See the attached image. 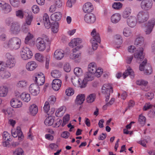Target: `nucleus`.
Wrapping results in <instances>:
<instances>
[{
	"label": "nucleus",
	"instance_id": "2",
	"mask_svg": "<svg viewBox=\"0 0 155 155\" xmlns=\"http://www.w3.org/2000/svg\"><path fill=\"white\" fill-rule=\"evenodd\" d=\"M92 38L90 40L92 44V48L94 50H96L98 46V43H100L101 41L99 34L96 32V29H94L91 33Z\"/></svg>",
	"mask_w": 155,
	"mask_h": 155
},
{
	"label": "nucleus",
	"instance_id": "40",
	"mask_svg": "<svg viewBox=\"0 0 155 155\" xmlns=\"http://www.w3.org/2000/svg\"><path fill=\"white\" fill-rule=\"evenodd\" d=\"M21 52L24 54H27L28 55H29L31 57L32 56V52L30 50L29 48L27 47H24L22 49Z\"/></svg>",
	"mask_w": 155,
	"mask_h": 155
},
{
	"label": "nucleus",
	"instance_id": "25",
	"mask_svg": "<svg viewBox=\"0 0 155 155\" xmlns=\"http://www.w3.org/2000/svg\"><path fill=\"white\" fill-rule=\"evenodd\" d=\"M132 12L131 8L129 7L126 8L124 10L122 14V17L124 18H127L130 15Z\"/></svg>",
	"mask_w": 155,
	"mask_h": 155
},
{
	"label": "nucleus",
	"instance_id": "27",
	"mask_svg": "<svg viewBox=\"0 0 155 155\" xmlns=\"http://www.w3.org/2000/svg\"><path fill=\"white\" fill-rule=\"evenodd\" d=\"M62 17L61 12H58L52 14L51 16V18L53 21H59Z\"/></svg>",
	"mask_w": 155,
	"mask_h": 155
},
{
	"label": "nucleus",
	"instance_id": "19",
	"mask_svg": "<svg viewBox=\"0 0 155 155\" xmlns=\"http://www.w3.org/2000/svg\"><path fill=\"white\" fill-rule=\"evenodd\" d=\"M10 104L13 108H18L21 107L22 104L21 102L18 99L13 98L10 101Z\"/></svg>",
	"mask_w": 155,
	"mask_h": 155
},
{
	"label": "nucleus",
	"instance_id": "53",
	"mask_svg": "<svg viewBox=\"0 0 155 155\" xmlns=\"http://www.w3.org/2000/svg\"><path fill=\"white\" fill-rule=\"evenodd\" d=\"M35 58L38 61L42 62L43 60L44 57L41 54L39 53H37L35 54Z\"/></svg>",
	"mask_w": 155,
	"mask_h": 155
},
{
	"label": "nucleus",
	"instance_id": "44",
	"mask_svg": "<svg viewBox=\"0 0 155 155\" xmlns=\"http://www.w3.org/2000/svg\"><path fill=\"white\" fill-rule=\"evenodd\" d=\"M24 151L21 148H18L13 151V155H21L24 154Z\"/></svg>",
	"mask_w": 155,
	"mask_h": 155
},
{
	"label": "nucleus",
	"instance_id": "61",
	"mask_svg": "<svg viewBox=\"0 0 155 155\" xmlns=\"http://www.w3.org/2000/svg\"><path fill=\"white\" fill-rule=\"evenodd\" d=\"M43 108L45 112L46 113L48 112V111L50 110V105L48 102H45Z\"/></svg>",
	"mask_w": 155,
	"mask_h": 155
},
{
	"label": "nucleus",
	"instance_id": "56",
	"mask_svg": "<svg viewBox=\"0 0 155 155\" xmlns=\"http://www.w3.org/2000/svg\"><path fill=\"white\" fill-rule=\"evenodd\" d=\"M63 108V107H61L57 110L55 113V115L57 117H60L62 115V114L63 113L62 111Z\"/></svg>",
	"mask_w": 155,
	"mask_h": 155
},
{
	"label": "nucleus",
	"instance_id": "33",
	"mask_svg": "<svg viewBox=\"0 0 155 155\" xmlns=\"http://www.w3.org/2000/svg\"><path fill=\"white\" fill-rule=\"evenodd\" d=\"M97 68L96 67V64L94 62H92L90 63L88 66V71L94 74L95 73Z\"/></svg>",
	"mask_w": 155,
	"mask_h": 155
},
{
	"label": "nucleus",
	"instance_id": "28",
	"mask_svg": "<svg viewBox=\"0 0 155 155\" xmlns=\"http://www.w3.org/2000/svg\"><path fill=\"white\" fill-rule=\"evenodd\" d=\"M121 15L119 13L113 14L111 17V22L114 23L118 22L120 19Z\"/></svg>",
	"mask_w": 155,
	"mask_h": 155
},
{
	"label": "nucleus",
	"instance_id": "62",
	"mask_svg": "<svg viewBox=\"0 0 155 155\" xmlns=\"http://www.w3.org/2000/svg\"><path fill=\"white\" fill-rule=\"evenodd\" d=\"M64 70L66 72H69L71 70V67L68 63L65 64L64 66Z\"/></svg>",
	"mask_w": 155,
	"mask_h": 155
},
{
	"label": "nucleus",
	"instance_id": "7",
	"mask_svg": "<svg viewBox=\"0 0 155 155\" xmlns=\"http://www.w3.org/2000/svg\"><path fill=\"white\" fill-rule=\"evenodd\" d=\"M5 56L7 59L6 62L7 67L10 68L14 67L16 62L14 56L9 53H6Z\"/></svg>",
	"mask_w": 155,
	"mask_h": 155
},
{
	"label": "nucleus",
	"instance_id": "10",
	"mask_svg": "<svg viewBox=\"0 0 155 155\" xmlns=\"http://www.w3.org/2000/svg\"><path fill=\"white\" fill-rule=\"evenodd\" d=\"M35 45L37 49L40 51H43L46 48L45 42L40 38L37 39Z\"/></svg>",
	"mask_w": 155,
	"mask_h": 155
},
{
	"label": "nucleus",
	"instance_id": "29",
	"mask_svg": "<svg viewBox=\"0 0 155 155\" xmlns=\"http://www.w3.org/2000/svg\"><path fill=\"white\" fill-rule=\"evenodd\" d=\"M20 96L21 99L24 101L28 102L31 100L30 94L26 92L23 93Z\"/></svg>",
	"mask_w": 155,
	"mask_h": 155
},
{
	"label": "nucleus",
	"instance_id": "59",
	"mask_svg": "<svg viewBox=\"0 0 155 155\" xmlns=\"http://www.w3.org/2000/svg\"><path fill=\"white\" fill-rule=\"evenodd\" d=\"M148 115L151 118L155 117V109H152L149 112Z\"/></svg>",
	"mask_w": 155,
	"mask_h": 155
},
{
	"label": "nucleus",
	"instance_id": "49",
	"mask_svg": "<svg viewBox=\"0 0 155 155\" xmlns=\"http://www.w3.org/2000/svg\"><path fill=\"white\" fill-rule=\"evenodd\" d=\"M74 74L78 77L80 76L82 74V69L78 67L75 68L74 69Z\"/></svg>",
	"mask_w": 155,
	"mask_h": 155
},
{
	"label": "nucleus",
	"instance_id": "11",
	"mask_svg": "<svg viewBox=\"0 0 155 155\" xmlns=\"http://www.w3.org/2000/svg\"><path fill=\"white\" fill-rule=\"evenodd\" d=\"M39 85L36 84H33L30 85L29 87V90L31 94L33 96H36L40 92V88Z\"/></svg>",
	"mask_w": 155,
	"mask_h": 155
},
{
	"label": "nucleus",
	"instance_id": "48",
	"mask_svg": "<svg viewBox=\"0 0 155 155\" xmlns=\"http://www.w3.org/2000/svg\"><path fill=\"white\" fill-rule=\"evenodd\" d=\"M11 4L14 7H18L19 5V0H9Z\"/></svg>",
	"mask_w": 155,
	"mask_h": 155
},
{
	"label": "nucleus",
	"instance_id": "52",
	"mask_svg": "<svg viewBox=\"0 0 155 155\" xmlns=\"http://www.w3.org/2000/svg\"><path fill=\"white\" fill-rule=\"evenodd\" d=\"M155 25V19L154 18H152L148 21L147 24L146 25L151 28L152 27V28H153Z\"/></svg>",
	"mask_w": 155,
	"mask_h": 155
},
{
	"label": "nucleus",
	"instance_id": "63",
	"mask_svg": "<svg viewBox=\"0 0 155 155\" xmlns=\"http://www.w3.org/2000/svg\"><path fill=\"white\" fill-rule=\"evenodd\" d=\"M145 96L147 99L151 100L154 97V94L153 92H149L145 94Z\"/></svg>",
	"mask_w": 155,
	"mask_h": 155
},
{
	"label": "nucleus",
	"instance_id": "24",
	"mask_svg": "<svg viewBox=\"0 0 155 155\" xmlns=\"http://www.w3.org/2000/svg\"><path fill=\"white\" fill-rule=\"evenodd\" d=\"M130 75L131 78L133 79L134 78V72L132 69L130 67L127 68L123 74V77L125 78L128 75Z\"/></svg>",
	"mask_w": 155,
	"mask_h": 155
},
{
	"label": "nucleus",
	"instance_id": "17",
	"mask_svg": "<svg viewBox=\"0 0 155 155\" xmlns=\"http://www.w3.org/2000/svg\"><path fill=\"white\" fill-rule=\"evenodd\" d=\"M0 7L4 13H8L11 11V7L8 4L2 2L0 3Z\"/></svg>",
	"mask_w": 155,
	"mask_h": 155
},
{
	"label": "nucleus",
	"instance_id": "6",
	"mask_svg": "<svg viewBox=\"0 0 155 155\" xmlns=\"http://www.w3.org/2000/svg\"><path fill=\"white\" fill-rule=\"evenodd\" d=\"M112 87L109 84H104L102 88V92L105 94V101L107 103L108 102L109 97L111 91L113 92Z\"/></svg>",
	"mask_w": 155,
	"mask_h": 155
},
{
	"label": "nucleus",
	"instance_id": "43",
	"mask_svg": "<svg viewBox=\"0 0 155 155\" xmlns=\"http://www.w3.org/2000/svg\"><path fill=\"white\" fill-rule=\"evenodd\" d=\"M33 37V35L30 32H28L27 36L25 38V43L26 44H29L30 41L32 38Z\"/></svg>",
	"mask_w": 155,
	"mask_h": 155
},
{
	"label": "nucleus",
	"instance_id": "23",
	"mask_svg": "<svg viewBox=\"0 0 155 155\" xmlns=\"http://www.w3.org/2000/svg\"><path fill=\"white\" fill-rule=\"evenodd\" d=\"M38 66V65L34 61H31L28 62L26 65L27 69L29 71H32L35 69Z\"/></svg>",
	"mask_w": 155,
	"mask_h": 155
},
{
	"label": "nucleus",
	"instance_id": "46",
	"mask_svg": "<svg viewBox=\"0 0 155 155\" xmlns=\"http://www.w3.org/2000/svg\"><path fill=\"white\" fill-rule=\"evenodd\" d=\"M123 34L126 37H128L131 34V32L130 28L128 27L125 28L123 30Z\"/></svg>",
	"mask_w": 155,
	"mask_h": 155
},
{
	"label": "nucleus",
	"instance_id": "32",
	"mask_svg": "<svg viewBox=\"0 0 155 155\" xmlns=\"http://www.w3.org/2000/svg\"><path fill=\"white\" fill-rule=\"evenodd\" d=\"M8 88L6 86L0 87V96L4 97L7 94Z\"/></svg>",
	"mask_w": 155,
	"mask_h": 155
},
{
	"label": "nucleus",
	"instance_id": "21",
	"mask_svg": "<svg viewBox=\"0 0 155 155\" xmlns=\"http://www.w3.org/2000/svg\"><path fill=\"white\" fill-rule=\"evenodd\" d=\"M94 8L92 4L89 2L86 3L83 6V9L85 12H90L93 10Z\"/></svg>",
	"mask_w": 155,
	"mask_h": 155
},
{
	"label": "nucleus",
	"instance_id": "20",
	"mask_svg": "<svg viewBox=\"0 0 155 155\" xmlns=\"http://www.w3.org/2000/svg\"><path fill=\"white\" fill-rule=\"evenodd\" d=\"M64 52L63 50L57 49L54 53V58L57 60H61L64 57Z\"/></svg>",
	"mask_w": 155,
	"mask_h": 155
},
{
	"label": "nucleus",
	"instance_id": "30",
	"mask_svg": "<svg viewBox=\"0 0 155 155\" xmlns=\"http://www.w3.org/2000/svg\"><path fill=\"white\" fill-rule=\"evenodd\" d=\"M29 111L31 115L33 116L35 115L38 111L37 106L35 104H32L29 107Z\"/></svg>",
	"mask_w": 155,
	"mask_h": 155
},
{
	"label": "nucleus",
	"instance_id": "50",
	"mask_svg": "<svg viewBox=\"0 0 155 155\" xmlns=\"http://www.w3.org/2000/svg\"><path fill=\"white\" fill-rule=\"evenodd\" d=\"M136 83L138 85L146 86L148 82L145 80L141 79L137 81Z\"/></svg>",
	"mask_w": 155,
	"mask_h": 155
},
{
	"label": "nucleus",
	"instance_id": "36",
	"mask_svg": "<svg viewBox=\"0 0 155 155\" xmlns=\"http://www.w3.org/2000/svg\"><path fill=\"white\" fill-rule=\"evenodd\" d=\"M144 38L142 37H139L136 38L134 41V45L137 46H141L143 43Z\"/></svg>",
	"mask_w": 155,
	"mask_h": 155
},
{
	"label": "nucleus",
	"instance_id": "16",
	"mask_svg": "<svg viewBox=\"0 0 155 155\" xmlns=\"http://www.w3.org/2000/svg\"><path fill=\"white\" fill-rule=\"evenodd\" d=\"M61 81L58 79H55L53 80L52 86L53 89L55 91H58L61 85Z\"/></svg>",
	"mask_w": 155,
	"mask_h": 155
},
{
	"label": "nucleus",
	"instance_id": "60",
	"mask_svg": "<svg viewBox=\"0 0 155 155\" xmlns=\"http://www.w3.org/2000/svg\"><path fill=\"white\" fill-rule=\"evenodd\" d=\"M16 15L21 19L23 18L24 16L23 12L21 10H19L16 12Z\"/></svg>",
	"mask_w": 155,
	"mask_h": 155
},
{
	"label": "nucleus",
	"instance_id": "14",
	"mask_svg": "<svg viewBox=\"0 0 155 155\" xmlns=\"http://www.w3.org/2000/svg\"><path fill=\"white\" fill-rule=\"evenodd\" d=\"M80 49V47H76L72 49V51L73 53H71L70 55V58L71 59L76 60L78 59V60L77 61V62L80 61V59L81 58V54L80 52L78 53L77 54H74V53ZM75 61H76V60H75Z\"/></svg>",
	"mask_w": 155,
	"mask_h": 155
},
{
	"label": "nucleus",
	"instance_id": "1",
	"mask_svg": "<svg viewBox=\"0 0 155 155\" xmlns=\"http://www.w3.org/2000/svg\"><path fill=\"white\" fill-rule=\"evenodd\" d=\"M21 43V40L16 37L10 38L7 42L3 44V47L6 49L13 50L19 48Z\"/></svg>",
	"mask_w": 155,
	"mask_h": 155
},
{
	"label": "nucleus",
	"instance_id": "8",
	"mask_svg": "<svg viewBox=\"0 0 155 155\" xmlns=\"http://www.w3.org/2000/svg\"><path fill=\"white\" fill-rule=\"evenodd\" d=\"M144 55L143 49L142 47L138 48L134 55V57L136 59L137 62L139 63H140V61L143 60Z\"/></svg>",
	"mask_w": 155,
	"mask_h": 155
},
{
	"label": "nucleus",
	"instance_id": "42",
	"mask_svg": "<svg viewBox=\"0 0 155 155\" xmlns=\"http://www.w3.org/2000/svg\"><path fill=\"white\" fill-rule=\"evenodd\" d=\"M3 138L4 140L10 141L11 136V135L7 131H4L2 134Z\"/></svg>",
	"mask_w": 155,
	"mask_h": 155
},
{
	"label": "nucleus",
	"instance_id": "9",
	"mask_svg": "<svg viewBox=\"0 0 155 155\" xmlns=\"http://www.w3.org/2000/svg\"><path fill=\"white\" fill-rule=\"evenodd\" d=\"M152 0H143L140 4L141 8L146 11L150 10L152 8Z\"/></svg>",
	"mask_w": 155,
	"mask_h": 155
},
{
	"label": "nucleus",
	"instance_id": "26",
	"mask_svg": "<svg viewBox=\"0 0 155 155\" xmlns=\"http://www.w3.org/2000/svg\"><path fill=\"white\" fill-rule=\"evenodd\" d=\"M43 22L45 27L47 29L49 28L51 25L49 17L47 14H45L43 16Z\"/></svg>",
	"mask_w": 155,
	"mask_h": 155
},
{
	"label": "nucleus",
	"instance_id": "41",
	"mask_svg": "<svg viewBox=\"0 0 155 155\" xmlns=\"http://www.w3.org/2000/svg\"><path fill=\"white\" fill-rule=\"evenodd\" d=\"M95 99V94H90L87 97L86 100L88 103H91L94 101Z\"/></svg>",
	"mask_w": 155,
	"mask_h": 155
},
{
	"label": "nucleus",
	"instance_id": "31",
	"mask_svg": "<svg viewBox=\"0 0 155 155\" xmlns=\"http://www.w3.org/2000/svg\"><path fill=\"white\" fill-rule=\"evenodd\" d=\"M85 100V95L84 94L78 95L76 97L75 101L76 103L78 104H82Z\"/></svg>",
	"mask_w": 155,
	"mask_h": 155
},
{
	"label": "nucleus",
	"instance_id": "18",
	"mask_svg": "<svg viewBox=\"0 0 155 155\" xmlns=\"http://www.w3.org/2000/svg\"><path fill=\"white\" fill-rule=\"evenodd\" d=\"M20 30V26L19 23L16 22L11 25L10 31L11 33L16 34L18 33Z\"/></svg>",
	"mask_w": 155,
	"mask_h": 155
},
{
	"label": "nucleus",
	"instance_id": "3",
	"mask_svg": "<svg viewBox=\"0 0 155 155\" xmlns=\"http://www.w3.org/2000/svg\"><path fill=\"white\" fill-rule=\"evenodd\" d=\"M93 73L91 72H87L85 75L84 78L82 80L79 78L78 80V83L79 84V86L81 88L85 87L86 85L87 81H91L94 79Z\"/></svg>",
	"mask_w": 155,
	"mask_h": 155
},
{
	"label": "nucleus",
	"instance_id": "34",
	"mask_svg": "<svg viewBox=\"0 0 155 155\" xmlns=\"http://www.w3.org/2000/svg\"><path fill=\"white\" fill-rule=\"evenodd\" d=\"M50 26L51 27V31L53 33H56L58 31L59 28L58 22H53L51 23Z\"/></svg>",
	"mask_w": 155,
	"mask_h": 155
},
{
	"label": "nucleus",
	"instance_id": "45",
	"mask_svg": "<svg viewBox=\"0 0 155 155\" xmlns=\"http://www.w3.org/2000/svg\"><path fill=\"white\" fill-rule=\"evenodd\" d=\"M123 4L119 2H114L112 5L113 8L115 9L119 10L121 8Z\"/></svg>",
	"mask_w": 155,
	"mask_h": 155
},
{
	"label": "nucleus",
	"instance_id": "13",
	"mask_svg": "<svg viewBox=\"0 0 155 155\" xmlns=\"http://www.w3.org/2000/svg\"><path fill=\"white\" fill-rule=\"evenodd\" d=\"M34 79L35 82L38 85H43L45 82V76L43 74L41 73L36 74Z\"/></svg>",
	"mask_w": 155,
	"mask_h": 155
},
{
	"label": "nucleus",
	"instance_id": "35",
	"mask_svg": "<svg viewBox=\"0 0 155 155\" xmlns=\"http://www.w3.org/2000/svg\"><path fill=\"white\" fill-rule=\"evenodd\" d=\"M33 19V16L31 13H29L28 15L26 17L25 19V23H24L27 25H31Z\"/></svg>",
	"mask_w": 155,
	"mask_h": 155
},
{
	"label": "nucleus",
	"instance_id": "22",
	"mask_svg": "<svg viewBox=\"0 0 155 155\" xmlns=\"http://www.w3.org/2000/svg\"><path fill=\"white\" fill-rule=\"evenodd\" d=\"M81 42V39L79 38H74L72 39L71 42L69 43V46L72 48H74L75 46H78V45H79ZM80 48H81V46H79Z\"/></svg>",
	"mask_w": 155,
	"mask_h": 155
},
{
	"label": "nucleus",
	"instance_id": "5",
	"mask_svg": "<svg viewBox=\"0 0 155 155\" xmlns=\"http://www.w3.org/2000/svg\"><path fill=\"white\" fill-rule=\"evenodd\" d=\"M147 60L145 59L140 64L139 68L140 71H143L144 74L146 75H149L152 72L151 65L147 64Z\"/></svg>",
	"mask_w": 155,
	"mask_h": 155
},
{
	"label": "nucleus",
	"instance_id": "47",
	"mask_svg": "<svg viewBox=\"0 0 155 155\" xmlns=\"http://www.w3.org/2000/svg\"><path fill=\"white\" fill-rule=\"evenodd\" d=\"M16 22V21H14L13 18L10 17L7 18L5 20V24L8 26H11Z\"/></svg>",
	"mask_w": 155,
	"mask_h": 155
},
{
	"label": "nucleus",
	"instance_id": "38",
	"mask_svg": "<svg viewBox=\"0 0 155 155\" xmlns=\"http://www.w3.org/2000/svg\"><path fill=\"white\" fill-rule=\"evenodd\" d=\"M54 121V120L51 117L47 118L44 121L45 124L48 126H51L53 124Z\"/></svg>",
	"mask_w": 155,
	"mask_h": 155
},
{
	"label": "nucleus",
	"instance_id": "51",
	"mask_svg": "<svg viewBox=\"0 0 155 155\" xmlns=\"http://www.w3.org/2000/svg\"><path fill=\"white\" fill-rule=\"evenodd\" d=\"M17 134H18V139L19 140H21L24 138V136L22 134V133L20 130V127H18L16 131Z\"/></svg>",
	"mask_w": 155,
	"mask_h": 155
},
{
	"label": "nucleus",
	"instance_id": "12",
	"mask_svg": "<svg viewBox=\"0 0 155 155\" xmlns=\"http://www.w3.org/2000/svg\"><path fill=\"white\" fill-rule=\"evenodd\" d=\"M85 22L88 24H92L95 22L96 20V16L92 13L86 14L84 17Z\"/></svg>",
	"mask_w": 155,
	"mask_h": 155
},
{
	"label": "nucleus",
	"instance_id": "39",
	"mask_svg": "<svg viewBox=\"0 0 155 155\" xmlns=\"http://www.w3.org/2000/svg\"><path fill=\"white\" fill-rule=\"evenodd\" d=\"M146 119L145 116L142 114L139 116L138 122L141 126H143L145 124Z\"/></svg>",
	"mask_w": 155,
	"mask_h": 155
},
{
	"label": "nucleus",
	"instance_id": "37",
	"mask_svg": "<svg viewBox=\"0 0 155 155\" xmlns=\"http://www.w3.org/2000/svg\"><path fill=\"white\" fill-rule=\"evenodd\" d=\"M51 76L55 78H58L60 77L61 75V72L57 70L52 71L51 73Z\"/></svg>",
	"mask_w": 155,
	"mask_h": 155
},
{
	"label": "nucleus",
	"instance_id": "64",
	"mask_svg": "<svg viewBox=\"0 0 155 155\" xmlns=\"http://www.w3.org/2000/svg\"><path fill=\"white\" fill-rule=\"evenodd\" d=\"M56 97L54 96H51L49 97L48 99V102L51 104H53L56 101Z\"/></svg>",
	"mask_w": 155,
	"mask_h": 155
},
{
	"label": "nucleus",
	"instance_id": "55",
	"mask_svg": "<svg viewBox=\"0 0 155 155\" xmlns=\"http://www.w3.org/2000/svg\"><path fill=\"white\" fill-rule=\"evenodd\" d=\"M27 82L25 80H21L19 81L17 84V86L18 87H23L27 85Z\"/></svg>",
	"mask_w": 155,
	"mask_h": 155
},
{
	"label": "nucleus",
	"instance_id": "57",
	"mask_svg": "<svg viewBox=\"0 0 155 155\" xmlns=\"http://www.w3.org/2000/svg\"><path fill=\"white\" fill-rule=\"evenodd\" d=\"M153 29L152 27L151 28L146 25L145 27L144 31L146 34L149 35L152 32Z\"/></svg>",
	"mask_w": 155,
	"mask_h": 155
},
{
	"label": "nucleus",
	"instance_id": "54",
	"mask_svg": "<svg viewBox=\"0 0 155 155\" xmlns=\"http://www.w3.org/2000/svg\"><path fill=\"white\" fill-rule=\"evenodd\" d=\"M114 98H111L109 102L107 103L106 104L103 106V109L104 110H106L107 109V107L112 105L114 103Z\"/></svg>",
	"mask_w": 155,
	"mask_h": 155
},
{
	"label": "nucleus",
	"instance_id": "4",
	"mask_svg": "<svg viewBox=\"0 0 155 155\" xmlns=\"http://www.w3.org/2000/svg\"><path fill=\"white\" fill-rule=\"evenodd\" d=\"M137 21L140 24L143 23L147 21L149 18V12L145 11H140L136 15Z\"/></svg>",
	"mask_w": 155,
	"mask_h": 155
},
{
	"label": "nucleus",
	"instance_id": "58",
	"mask_svg": "<svg viewBox=\"0 0 155 155\" xmlns=\"http://www.w3.org/2000/svg\"><path fill=\"white\" fill-rule=\"evenodd\" d=\"M103 71L102 69L100 68H98L97 69H96L95 73L94 74H95V76L97 77H99L101 76V75L102 74Z\"/></svg>",
	"mask_w": 155,
	"mask_h": 155
},
{
	"label": "nucleus",
	"instance_id": "15",
	"mask_svg": "<svg viewBox=\"0 0 155 155\" xmlns=\"http://www.w3.org/2000/svg\"><path fill=\"white\" fill-rule=\"evenodd\" d=\"M137 21V17L134 16H130L127 20V25L131 28L134 27L136 26Z\"/></svg>",
	"mask_w": 155,
	"mask_h": 155
}]
</instances>
